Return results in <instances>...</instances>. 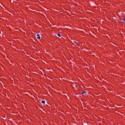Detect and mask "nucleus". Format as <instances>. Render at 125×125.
Returning <instances> with one entry per match:
<instances>
[{
	"instance_id": "nucleus-1",
	"label": "nucleus",
	"mask_w": 125,
	"mask_h": 125,
	"mask_svg": "<svg viewBox=\"0 0 125 125\" xmlns=\"http://www.w3.org/2000/svg\"><path fill=\"white\" fill-rule=\"evenodd\" d=\"M37 39H38V40H41V37H40V35L37 34Z\"/></svg>"
},
{
	"instance_id": "nucleus-2",
	"label": "nucleus",
	"mask_w": 125,
	"mask_h": 125,
	"mask_svg": "<svg viewBox=\"0 0 125 125\" xmlns=\"http://www.w3.org/2000/svg\"><path fill=\"white\" fill-rule=\"evenodd\" d=\"M42 104H43V105H44V104H45V101H42Z\"/></svg>"
},
{
	"instance_id": "nucleus-3",
	"label": "nucleus",
	"mask_w": 125,
	"mask_h": 125,
	"mask_svg": "<svg viewBox=\"0 0 125 125\" xmlns=\"http://www.w3.org/2000/svg\"><path fill=\"white\" fill-rule=\"evenodd\" d=\"M82 94H86V92L83 91V92H82Z\"/></svg>"
},
{
	"instance_id": "nucleus-4",
	"label": "nucleus",
	"mask_w": 125,
	"mask_h": 125,
	"mask_svg": "<svg viewBox=\"0 0 125 125\" xmlns=\"http://www.w3.org/2000/svg\"><path fill=\"white\" fill-rule=\"evenodd\" d=\"M72 42V43L74 44V45H75V43H77V42H76V41H73Z\"/></svg>"
},
{
	"instance_id": "nucleus-5",
	"label": "nucleus",
	"mask_w": 125,
	"mask_h": 125,
	"mask_svg": "<svg viewBox=\"0 0 125 125\" xmlns=\"http://www.w3.org/2000/svg\"><path fill=\"white\" fill-rule=\"evenodd\" d=\"M122 23H125V19L123 20Z\"/></svg>"
},
{
	"instance_id": "nucleus-6",
	"label": "nucleus",
	"mask_w": 125,
	"mask_h": 125,
	"mask_svg": "<svg viewBox=\"0 0 125 125\" xmlns=\"http://www.w3.org/2000/svg\"><path fill=\"white\" fill-rule=\"evenodd\" d=\"M58 37H61V35H60V33L58 34Z\"/></svg>"
}]
</instances>
